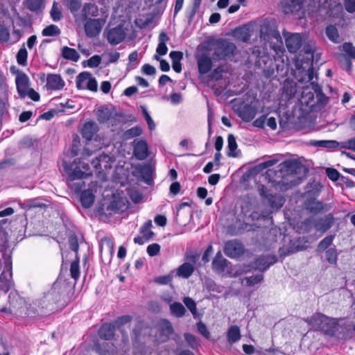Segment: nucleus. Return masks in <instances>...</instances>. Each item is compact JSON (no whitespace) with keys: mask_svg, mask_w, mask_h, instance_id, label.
I'll return each mask as SVG.
<instances>
[{"mask_svg":"<svg viewBox=\"0 0 355 355\" xmlns=\"http://www.w3.org/2000/svg\"><path fill=\"white\" fill-rule=\"evenodd\" d=\"M325 34L327 38L333 43L338 44L341 42L338 31L334 25H329L326 27Z\"/></svg>","mask_w":355,"mask_h":355,"instance_id":"nucleus-22","label":"nucleus"},{"mask_svg":"<svg viewBox=\"0 0 355 355\" xmlns=\"http://www.w3.org/2000/svg\"><path fill=\"white\" fill-rule=\"evenodd\" d=\"M279 168L280 172L293 176L300 171L302 166L297 161L286 160L281 163Z\"/></svg>","mask_w":355,"mask_h":355,"instance_id":"nucleus-10","label":"nucleus"},{"mask_svg":"<svg viewBox=\"0 0 355 355\" xmlns=\"http://www.w3.org/2000/svg\"><path fill=\"white\" fill-rule=\"evenodd\" d=\"M102 19H89L85 24V34L88 37H95L99 35L105 24Z\"/></svg>","mask_w":355,"mask_h":355,"instance_id":"nucleus-6","label":"nucleus"},{"mask_svg":"<svg viewBox=\"0 0 355 355\" xmlns=\"http://www.w3.org/2000/svg\"><path fill=\"white\" fill-rule=\"evenodd\" d=\"M142 133V129L139 126H135L128 130L125 132V135L128 137H135L139 136Z\"/></svg>","mask_w":355,"mask_h":355,"instance_id":"nucleus-48","label":"nucleus"},{"mask_svg":"<svg viewBox=\"0 0 355 355\" xmlns=\"http://www.w3.org/2000/svg\"><path fill=\"white\" fill-rule=\"evenodd\" d=\"M227 340L230 343H234L240 340L241 334L239 328L237 326H232L229 329L227 334Z\"/></svg>","mask_w":355,"mask_h":355,"instance_id":"nucleus-27","label":"nucleus"},{"mask_svg":"<svg viewBox=\"0 0 355 355\" xmlns=\"http://www.w3.org/2000/svg\"><path fill=\"white\" fill-rule=\"evenodd\" d=\"M154 220L157 225L161 227H164L166 224V218L162 215H157Z\"/></svg>","mask_w":355,"mask_h":355,"instance_id":"nucleus-64","label":"nucleus"},{"mask_svg":"<svg viewBox=\"0 0 355 355\" xmlns=\"http://www.w3.org/2000/svg\"><path fill=\"white\" fill-rule=\"evenodd\" d=\"M68 8L71 12L78 11L81 6L80 0H67Z\"/></svg>","mask_w":355,"mask_h":355,"instance_id":"nucleus-50","label":"nucleus"},{"mask_svg":"<svg viewBox=\"0 0 355 355\" xmlns=\"http://www.w3.org/2000/svg\"><path fill=\"white\" fill-rule=\"evenodd\" d=\"M101 62V58L99 55H95L91 57L87 60V65L89 67H97Z\"/></svg>","mask_w":355,"mask_h":355,"instance_id":"nucleus-49","label":"nucleus"},{"mask_svg":"<svg viewBox=\"0 0 355 355\" xmlns=\"http://www.w3.org/2000/svg\"><path fill=\"white\" fill-rule=\"evenodd\" d=\"M13 286L12 261L8 259L5 261L4 269L0 275V290L6 293Z\"/></svg>","mask_w":355,"mask_h":355,"instance_id":"nucleus-4","label":"nucleus"},{"mask_svg":"<svg viewBox=\"0 0 355 355\" xmlns=\"http://www.w3.org/2000/svg\"><path fill=\"white\" fill-rule=\"evenodd\" d=\"M198 331L206 338H209V332L206 326L201 322L198 323Z\"/></svg>","mask_w":355,"mask_h":355,"instance_id":"nucleus-60","label":"nucleus"},{"mask_svg":"<svg viewBox=\"0 0 355 355\" xmlns=\"http://www.w3.org/2000/svg\"><path fill=\"white\" fill-rule=\"evenodd\" d=\"M340 148H345L355 151V138L349 139L340 142Z\"/></svg>","mask_w":355,"mask_h":355,"instance_id":"nucleus-47","label":"nucleus"},{"mask_svg":"<svg viewBox=\"0 0 355 355\" xmlns=\"http://www.w3.org/2000/svg\"><path fill=\"white\" fill-rule=\"evenodd\" d=\"M26 96H28L31 99L34 101L40 100V94L36 92L33 89L29 88L26 92Z\"/></svg>","mask_w":355,"mask_h":355,"instance_id":"nucleus-57","label":"nucleus"},{"mask_svg":"<svg viewBox=\"0 0 355 355\" xmlns=\"http://www.w3.org/2000/svg\"><path fill=\"white\" fill-rule=\"evenodd\" d=\"M194 271V267L193 264L190 263H184L177 268V275L183 277L189 278Z\"/></svg>","mask_w":355,"mask_h":355,"instance_id":"nucleus-21","label":"nucleus"},{"mask_svg":"<svg viewBox=\"0 0 355 355\" xmlns=\"http://www.w3.org/2000/svg\"><path fill=\"white\" fill-rule=\"evenodd\" d=\"M167 51H168V48L166 45V43L159 42L158 46L156 49L157 53L160 55H164L166 54Z\"/></svg>","mask_w":355,"mask_h":355,"instance_id":"nucleus-62","label":"nucleus"},{"mask_svg":"<svg viewBox=\"0 0 355 355\" xmlns=\"http://www.w3.org/2000/svg\"><path fill=\"white\" fill-rule=\"evenodd\" d=\"M302 37L299 33H293L286 39V46L291 53H296L302 46Z\"/></svg>","mask_w":355,"mask_h":355,"instance_id":"nucleus-14","label":"nucleus"},{"mask_svg":"<svg viewBox=\"0 0 355 355\" xmlns=\"http://www.w3.org/2000/svg\"><path fill=\"white\" fill-rule=\"evenodd\" d=\"M306 209L312 213H318L323 209V204L320 201L313 200L306 205Z\"/></svg>","mask_w":355,"mask_h":355,"instance_id":"nucleus-32","label":"nucleus"},{"mask_svg":"<svg viewBox=\"0 0 355 355\" xmlns=\"http://www.w3.org/2000/svg\"><path fill=\"white\" fill-rule=\"evenodd\" d=\"M104 34L108 42L112 45H116L121 43L125 37L126 33L122 25L107 29L105 31Z\"/></svg>","mask_w":355,"mask_h":355,"instance_id":"nucleus-5","label":"nucleus"},{"mask_svg":"<svg viewBox=\"0 0 355 355\" xmlns=\"http://www.w3.org/2000/svg\"><path fill=\"white\" fill-rule=\"evenodd\" d=\"M140 110L148 123V128L150 130H153L155 128V122L153 121V119L151 118V116H150L148 110H147V108L144 106V105H141L140 106Z\"/></svg>","mask_w":355,"mask_h":355,"instance_id":"nucleus-36","label":"nucleus"},{"mask_svg":"<svg viewBox=\"0 0 355 355\" xmlns=\"http://www.w3.org/2000/svg\"><path fill=\"white\" fill-rule=\"evenodd\" d=\"M257 113V109L256 106L252 105H245L241 107L238 111V116L245 122L252 121Z\"/></svg>","mask_w":355,"mask_h":355,"instance_id":"nucleus-13","label":"nucleus"},{"mask_svg":"<svg viewBox=\"0 0 355 355\" xmlns=\"http://www.w3.org/2000/svg\"><path fill=\"white\" fill-rule=\"evenodd\" d=\"M15 83L17 92L20 97H26L25 92L30 88L28 76L22 71L18 72L15 78Z\"/></svg>","mask_w":355,"mask_h":355,"instance_id":"nucleus-9","label":"nucleus"},{"mask_svg":"<svg viewBox=\"0 0 355 355\" xmlns=\"http://www.w3.org/2000/svg\"><path fill=\"white\" fill-rule=\"evenodd\" d=\"M60 33V29L56 25L51 24L42 30V34L43 36L52 37L58 36Z\"/></svg>","mask_w":355,"mask_h":355,"instance_id":"nucleus-30","label":"nucleus"},{"mask_svg":"<svg viewBox=\"0 0 355 355\" xmlns=\"http://www.w3.org/2000/svg\"><path fill=\"white\" fill-rule=\"evenodd\" d=\"M342 49L349 58L355 60V46L352 43L345 42Z\"/></svg>","mask_w":355,"mask_h":355,"instance_id":"nucleus-37","label":"nucleus"},{"mask_svg":"<svg viewBox=\"0 0 355 355\" xmlns=\"http://www.w3.org/2000/svg\"><path fill=\"white\" fill-rule=\"evenodd\" d=\"M276 261L277 259L275 256H260L255 261V267L260 271H264Z\"/></svg>","mask_w":355,"mask_h":355,"instance_id":"nucleus-17","label":"nucleus"},{"mask_svg":"<svg viewBox=\"0 0 355 355\" xmlns=\"http://www.w3.org/2000/svg\"><path fill=\"white\" fill-rule=\"evenodd\" d=\"M184 337L187 342L191 346V347L194 348L197 345L198 341L194 336L190 334H185Z\"/></svg>","mask_w":355,"mask_h":355,"instance_id":"nucleus-61","label":"nucleus"},{"mask_svg":"<svg viewBox=\"0 0 355 355\" xmlns=\"http://www.w3.org/2000/svg\"><path fill=\"white\" fill-rule=\"evenodd\" d=\"M162 335L168 338L172 334L173 328L171 323L166 320H162L159 324Z\"/></svg>","mask_w":355,"mask_h":355,"instance_id":"nucleus-34","label":"nucleus"},{"mask_svg":"<svg viewBox=\"0 0 355 355\" xmlns=\"http://www.w3.org/2000/svg\"><path fill=\"white\" fill-rule=\"evenodd\" d=\"M115 325L112 324H104L98 331L99 336L105 340H110L114 335Z\"/></svg>","mask_w":355,"mask_h":355,"instance_id":"nucleus-23","label":"nucleus"},{"mask_svg":"<svg viewBox=\"0 0 355 355\" xmlns=\"http://www.w3.org/2000/svg\"><path fill=\"white\" fill-rule=\"evenodd\" d=\"M223 252L230 258H236L243 254V248L241 243L235 240L229 241L225 243Z\"/></svg>","mask_w":355,"mask_h":355,"instance_id":"nucleus-7","label":"nucleus"},{"mask_svg":"<svg viewBox=\"0 0 355 355\" xmlns=\"http://www.w3.org/2000/svg\"><path fill=\"white\" fill-rule=\"evenodd\" d=\"M310 143L313 146L327 149L340 148V142L336 140H311Z\"/></svg>","mask_w":355,"mask_h":355,"instance_id":"nucleus-20","label":"nucleus"},{"mask_svg":"<svg viewBox=\"0 0 355 355\" xmlns=\"http://www.w3.org/2000/svg\"><path fill=\"white\" fill-rule=\"evenodd\" d=\"M70 275L71 278L76 281L79 278L80 276V268H79V258L78 255H76V259L73 260L70 266Z\"/></svg>","mask_w":355,"mask_h":355,"instance_id":"nucleus-31","label":"nucleus"},{"mask_svg":"<svg viewBox=\"0 0 355 355\" xmlns=\"http://www.w3.org/2000/svg\"><path fill=\"white\" fill-rule=\"evenodd\" d=\"M183 302L189 311H196V304L192 298L189 297H184Z\"/></svg>","mask_w":355,"mask_h":355,"instance_id":"nucleus-54","label":"nucleus"},{"mask_svg":"<svg viewBox=\"0 0 355 355\" xmlns=\"http://www.w3.org/2000/svg\"><path fill=\"white\" fill-rule=\"evenodd\" d=\"M146 250L149 256L154 257L159 252L160 246L157 243H153L147 247Z\"/></svg>","mask_w":355,"mask_h":355,"instance_id":"nucleus-46","label":"nucleus"},{"mask_svg":"<svg viewBox=\"0 0 355 355\" xmlns=\"http://www.w3.org/2000/svg\"><path fill=\"white\" fill-rule=\"evenodd\" d=\"M92 175V172H84L80 168V164L78 165L72 172L69 173L70 180H79L85 178Z\"/></svg>","mask_w":355,"mask_h":355,"instance_id":"nucleus-28","label":"nucleus"},{"mask_svg":"<svg viewBox=\"0 0 355 355\" xmlns=\"http://www.w3.org/2000/svg\"><path fill=\"white\" fill-rule=\"evenodd\" d=\"M230 262L225 259L221 252L219 251L216 253L214 259L212 261L213 270L218 274H223L225 272L226 268H228Z\"/></svg>","mask_w":355,"mask_h":355,"instance_id":"nucleus-15","label":"nucleus"},{"mask_svg":"<svg viewBox=\"0 0 355 355\" xmlns=\"http://www.w3.org/2000/svg\"><path fill=\"white\" fill-rule=\"evenodd\" d=\"M25 4L31 11H37L42 6L43 0H26Z\"/></svg>","mask_w":355,"mask_h":355,"instance_id":"nucleus-33","label":"nucleus"},{"mask_svg":"<svg viewBox=\"0 0 355 355\" xmlns=\"http://www.w3.org/2000/svg\"><path fill=\"white\" fill-rule=\"evenodd\" d=\"M110 113L108 110H98L97 112V119L101 123H105L110 119Z\"/></svg>","mask_w":355,"mask_h":355,"instance_id":"nucleus-42","label":"nucleus"},{"mask_svg":"<svg viewBox=\"0 0 355 355\" xmlns=\"http://www.w3.org/2000/svg\"><path fill=\"white\" fill-rule=\"evenodd\" d=\"M334 236H328L323 239L318 244L317 250L318 252H322L330 246L333 242Z\"/></svg>","mask_w":355,"mask_h":355,"instance_id":"nucleus-38","label":"nucleus"},{"mask_svg":"<svg viewBox=\"0 0 355 355\" xmlns=\"http://www.w3.org/2000/svg\"><path fill=\"white\" fill-rule=\"evenodd\" d=\"M28 53L26 49L23 47L21 48L17 54V60L19 64L25 66L27 63Z\"/></svg>","mask_w":355,"mask_h":355,"instance_id":"nucleus-39","label":"nucleus"},{"mask_svg":"<svg viewBox=\"0 0 355 355\" xmlns=\"http://www.w3.org/2000/svg\"><path fill=\"white\" fill-rule=\"evenodd\" d=\"M172 280V277L171 275H164V276H159L157 277L155 279V282L159 284H169Z\"/></svg>","mask_w":355,"mask_h":355,"instance_id":"nucleus-53","label":"nucleus"},{"mask_svg":"<svg viewBox=\"0 0 355 355\" xmlns=\"http://www.w3.org/2000/svg\"><path fill=\"white\" fill-rule=\"evenodd\" d=\"M305 0H287L282 6L286 14H296L303 8Z\"/></svg>","mask_w":355,"mask_h":355,"instance_id":"nucleus-16","label":"nucleus"},{"mask_svg":"<svg viewBox=\"0 0 355 355\" xmlns=\"http://www.w3.org/2000/svg\"><path fill=\"white\" fill-rule=\"evenodd\" d=\"M98 126L94 121L86 122L81 130L82 136L87 140H92L98 132Z\"/></svg>","mask_w":355,"mask_h":355,"instance_id":"nucleus-19","label":"nucleus"},{"mask_svg":"<svg viewBox=\"0 0 355 355\" xmlns=\"http://www.w3.org/2000/svg\"><path fill=\"white\" fill-rule=\"evenodd\" d=\"M76 87L78 89H88L96 92L98 90V83L92 73L87 71L80 73L76 80Z\"/></svg>","mask_w":355,"mask_h":355,"instance_id":"nucleus-3","label":"nucleus"},{"mask_svg":"<svg viewBox=\"0 0 355 355\" xmlns=\"http://www.w3.org/2000/svg\"><path fill=\"white\" fill-rule=\"evenodd\" d=\"M223 70L221 67H218L216 68L211 73L212 79L218 80H220L223 76Z\"/></svg>","mask_w":355,"mask_h":355,"instance_id":"nucleus-59","label":"nucleus"},{"mask_svg":"<svg viewBox=\"0 0 355 355\" xmlns=\"http://www.w3.org/2000/svg\"><path fill=\"white\" fill-rule=\"evenodd\" d=\"M133 155L138 160H144L148 156V147L145 140H135Z\"/></svg>","mask_w":355,"mask_h":355,"instance_id":"nucleus-11","label":"nucleus"},{"mask_svg":"<svg viewBox=\"0 0 355 355\" xmlns=\"http://www.w3.org/2000/svg\"><path fill=\"white\" fill-rule=\"evenodd\" d=\"M51 19L54 21H58L62 17V13L56 2H54L50 11Z\"/></svg>","mask_w":355,"mask_h":355,"instance_id":"nucleus-40","label":"nucleus"},{"mask_svg":"<svg viewBox=\"0 0 355 355\" xmlns=\"http://www.w3.org/2000/svg\"><path fill=\"white\" fill-rule=\"evenodd\" d=\"M152 220H147L144 225L140 228V235L134 239V242L139 245H142L145 242L148 241L154 236V233L151 231Z\"/></svg>","mask_w":355,"mask_h":355,"instance_id":"nucleus-8","label":"nucleus"},{"mask_svg":"<svg viewBox=\"0 0 355 355\" xmlns=\"http://www.w3.org/2000/svg\"><path fill=\"white\" fill-rule=\"evenodd\" d=\"M162 299L168 304H170V311H185L184 306L180 302H173L172 297L168 295H164Z\"/></svg>","mask_w":355,"mask_h":355,"instance_id":"nucleus-29","label":"nucleus"},{"mask_svg":"<svg viewBox=\"0 0 355 355\" xmlns=\"http://www.w3.org/2000/svg\"><path fill=\"white\" fill-rule=\"evenodd\" d=\"M81 205L85 208H89L94 202V195L91 190H85L80 196Z\"/></svg>","mask_w":355,"mask_h":355,"instance_id":"nucleus-24","label":"nucleus"},{"mask_svg":"<svg viewBox=\"0 0 355 355\" xmlns=\"http://www.w3.org/2000/svg\"><path fill=\"white\" fill-rule=\"evenodd\" d=\"M344 5L348 12L353 13L355 12V0H345Z\"/></svg>","mask_w":355,"mask_h":355,"instance_id":"nucleus-56","label":"nucleus"},{"mask_svg":"<svg viewBox=\"0 0 355 355\" xmlns=\"http://www.w3.org/2000/svg\"><path fill=\"white\" fill-rule=\"evenodd\" d=\"M8 30L3 26H0V41L6 42L9 39Z\"/></svg>","mask_w":355,"mask_h":355,"instance_id":"nucleus-58","label":"nucleus"},{"mask_svg":"<svg viewBox=\"0 0 355 355\" xmlns=\"http://www.w3.org/2000/svg\"><path fill=\"white\" fill-rule=\"evenodd\" d=\"M306 322L312 329L320 331L329 338L343 340L352 338L351 324L344 320H337L316 312Z\"/></svg>","mask_w":355,"mask_h":355,"instance_id":"nucleus-1","label":"nucleus"},{"mask_svg":"<svg viewBox=\"0 0 355 355\" xmlns=\"http://www.w3.org/2000/svg\"><path fill=\"white\" fill-rule=\"evenodd\" d=\"M213 59L222 60L232 57L236 51V46L225 40H218L214 44Z\"/></svg>","mask_w":355,"mask_h":355,"instance_id":"nucleus-2","label":"nucleus"},{"mask_svg":"<svg viewBox=\"0 0 355 355\" xmlns=\"http://www.w3.org/2000/svg\"><path fill=\"white\" fill-rule=\"evenodd\" d=\"M327 261L330 264H336L338 259L337 251L335 248H329L325 252Z\"/></svg>","mask_w":355,"mask_h":355,"instance_id":"nucleus-35","label":"nucleus"},{"mask_svg":"<svg viewBox=\"0 0 355 355\" xmlns=\"http://www.w3.org/2000/svg\"><path fill=\"white\" fill-rule=\"evenodd\" d=\"M62 56L67 60H69L73 62H77L80 55L77 51L74 49L69 48L68 46H64L62 49Z\"/></svg>","mask_w":355,"mask_h":355,"instance_id":"nucleus-25","label":"nucleus"},{"mask_svg":"<svg viewBox=\"0 0 355 355\" xmlns=\"http://www.w3.org/2000/svg\"><path fill=\"white\" fill-rule=\"evenodd\" d=\"M83 12L85 15L96 16L98 14V8L95 4L86 3L83 7Z\"/></svg>","mask_w":355,"mask_h":355,"instance_id":"nucleus-41","label":"nucleus"},{"mask_svg":"<svg viewBox=\"0 0 355 355\" xmlns=\"http://www.w3.org/2000/svg\"><path fill=\"white\" fill-rule=\"evenodd\" d=\"M263 275H257L255 276H251L249 277H246L245 280L246 281V284L250 286H254L258 283L261 282L263 280Z\"/></svg>","mask_w":355,"mask_h":355,"instance_id":"nucleus-45","label":"nucleus"},{"mask_svg":"<svg viewBox=\"0 0 355 355\" xmlns=\"http://www.w3.org/2000/svg\"><path fill=\"white\" fill-rule=\"evenodd\" d=\"M244 31L242 28L236 29L234 31V35L237 37L238 38L241 39L242 41L245 42L248 40L249 35L246 33H245L244 35H242L243 32Z\"/></svg>","mask_w":355,"mask_h":355,"instance_id":"nucleus-63","label":"nucleus"},{"mask_svg":"<svg viewBox=\"0 0 355 355\" xmlns=\"http://www.w3.org/2000/svg\"><path fill=\"white\" fill-rule=\"evenodd\" d=\"M237 144L236 141L235 137L230 134L227 137V148H228V152L227 155L229 157H236L238 156V152L236 151L237 149Z\"/></svg>","mask_w":355,"mask_h":355,"instance_id":"nucleus-26","label":"nucleus"},{"mask_svg":"<svg viewBox=\"0 0 355 355\" xmlns=\"http://www.w3.org/2000/svg\"><path fill=\"white\" fill-rule=\"evenodd\" d=\"M169 56L173 62H181L183 58V53L181 51H173L170 53Z\"/></svg>","mask_w":355,"mask_h":355,"instance_id":"nucleus-52","label":"nucleus"},{"mask_svg":"<svg viewBox=\"0 0 355 355\" xmlns=\"http://www.w3.org/2000/svg\"><path fill=\"white\" fill-rule=\"evenodd\" d=\"M69 242L70 249L77 254L78 250V247H79L77 237L76 236H70V238L69 239Z\"/></svg>","mask_w":355,"mask_h":355,"instance_id":"nucleus-55","label":"nucleus"},{"mask_svg":"<svg viewBox=\"0 0 355 355\" xmlns=\"http://www.w3.org/2000/svg\"><path fill=\"white\" fill-rule=\"evenodd\" d=\"M141 71L146 75L152 76L155 74L156 69L149 64H145L141 67Z\"/></svg>","mask_w":355,"mask_h":355,"instance_id":"nucleus-51","label":"nucleus"},{"mask_svg":"<svg viewBox=\"0 0 355 355\" xmlns=\"http://www.w3.org/2000/svg\"><path fill=\"white\" fill-rule=\"evenodd\" d=\"M64 85V81L60 75L54 73L47 75L46 87L48 90H61Z\"/></svg>","mask_w":355,"mask_h":355,"instance_id":"nucleus-12","label":"nucleus"},{"mask_svg":"<svg viewBox=\"0 0 355 355\" xmlns=\"http://www.w3.org/2000/svg\"><path fill=\"white\" fill-rule=\"evenodd\" d=\"M98 159L101 163V166L104 168H108L111 167V163L113 162L112 157L105 154H101L98 156Z\"/></svg>","mask_w":355,"mask_h":355,"instance_id":"nucleus-43","label":"nucleus"},{"mask_svg":"<svg viewBox=\"0 0 355 355\" xmlns=\"http://www.w3.org/2000/svg\"><path fill=\"white\" fill-rule=\"evenodd\" d=\"M197 64L198 71L201 74L208 73L212 66L211 58L205 53H202L197 57Z\"/></svg>","mask_w":355,"mask_h":355,"instance_id":"nucleus-18","label":"nucleus"},{"mask_svg":"<svg viewBox=\"0 0 355 355\" xmlns=\"http://www.w3.org/2000/svg\"><path fill=\"white\" fill-rule=\"evenodd\" d=\"M326 173L327 177L332 181H337L339 180V178H341V176L339 173V172L331 168H327L326 169Z\"/></svg>","mask_w":355,"mask_h":355,"instance_id":"nucleus-44","label":"nucleus"}]
</instances>
